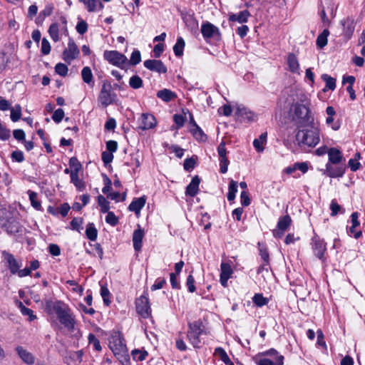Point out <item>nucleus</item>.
Wrapping results in <instances>:
<instances>
[{
    "label": "nucleus",
    "mask_w": 365,
    "mask_h": 365,
    "mask_svg": "<svg viewBox=\"0 0 365 365\" xmlns=\"http://www.w3.org/2000/svg\"><path fill=\"white\" fill-rule=\"evenodd\" d=\"M29 200L31 201V205L36 209V210H40L41 207V205L40 201L38 200V195L36 192L29 190L28 191Z\"/></svg>",
    "instance_id": "obj_44"
},
{
    "label": "nucleus",
    "mask_w": 365,
    "mask_h": 365,
    "mask_svg": "<svg viewBox=\"0 0 365 365\" xmlns=\"http://www.w3.org/2000/svg\"><path fill=\"white\" fill-rule=\"evenodd\" d=\"M312 247L314 255L322 260L325 261L324 252H326V243L318 236H314L312 239Z\"/></svg>",
    "instance_id": "obj_11"
},
{
    "label": "nucleus",
    "mask_w": 365,
    "mask_h": 365,
    "mask_svg": "<svg viewBox=\"0 0 365 365\" xmlns=\"http://www.w3.org/2000/svg\"><path fill=\"white\" fill-rule=\"evenodd\" d=\"M296 135V140L300 146L314 147L319 142V130L314 124L302 128Z\"/></svg>",
    "instance_id": "obj_4"
},
{
    "label": "nucleus",
    "mask_w": 365,
    "mask_h": 365,
    "mask_svg": "<svg viewBox=\"0 0 365 365\" xmlns=\"http://www.w3.org/2000/svg\"><path fill=\"white\" fill-rule=\"evenodd\" d=\"M190 131L195 138L196 140L199 141H205L207 139V135L204 133L203 130L197 125V123H194V128H190Z\"/></svg>",
    "instance_id": "obj_34"
},
{
    "label": "nucleus",
    "mask_w": 365,
    "mask_h": 365,
    "mask_svg": "<svg viewBox=\"0 0 365 365\" xmlns=\"http://www.w3.org/2000/svg\"><path fill=\"white\" fill-rule=\"evenodd\" d=\"M58 32H59V29H58V24L56 23L52 24L48 29V33H49L51 38L55 42L58 41L60 39Z\"/></svg>",
    "instance_id": "obj_45"
},
{
    "label": "nucleus",
    "mask_w": 365,
    "mask_h": 365,
    "mask_svg": "<svg viewBox=\"0 0 365 365\" xmlns=\"http://www.w3.org/2000/svg\"><path fill=\"white\" fill-rule=\"evenodd\" d=\"M138 128L142 130H145L154 128L157 124V121L152 114L143 113L138 118Z\"/></svg>",
    "instance_id": "obj_14"
},
{
    "label": "nucleus",
    "mask_w": 365,
    "mask_h": 365,
    "mask_svg": "<svg viewBox=\"0 0 365 365\" xmlns=\"http://www.w3.org/2000/svg\"><path fill=\"white\" fill-rule=\"evenodd\" d=\"M106 222L112 226H115L118 224V219L113 212L108 211L106 217Z\"/></svg>",
    "instance_id": "obj_54"
},
{
    "label": "nucleus",
    "mask_w": 365,
    "mask_h": 365,
    "mask_svg": "<svg viewBox=\"0 0 365 365\" xmlns=\"http://www.w3.org/2000/svg\"><path fill=\"white\" fill-rule=\"evenodd\" d=\"M53 310L57 315V318L61 324L68 331H73L75 328L76 319L68 307L61 301H57L53 304Z\"/></svg>",
    "instance_id": "obj_3"
},
{
    "label": "nucleus",
    "mask_w": 365,
    "mask_h": 365,
    "mask_svg": "<svg viewBox=\"0 0 365 365\" xmlns=\"http://www.w3.org/2000/svg\"><path fill=\"white\" fill-rule=\"evenodd\" d=\"M345 173V167L342 165H332L327 163L324 174L330 178H341Z\"/></svg>",
    "instance_id": "obj_16"
},
{
    "label": "nucleus",
    "mask_w": 365,
    "mask_h": 365,
    "mask_svg": "<svg viewBox=\"0 0 365 365\" xmlns=\"http://www.w3.org/2000/svg\"><path fill=\"white\" fill-rule=\"evenodd\" d=\"M331 215L336 216L339 212L343 213L344 211L337 203L336 200H332L330 204Z\"/></svg>",
    "instance_id": "obj_49"
},
{
    "label": "nucleus",
    "mask_w": 365,
    "mask_h": 365,
    "mask_svg": "<svg viewBox=\"0 0 365 365\" xmlns=\"http://www.w3.org/2000/svg\"><path fill=\"white\" fill-rule=\"evenodd\" d=\"M250 16V14L249 11L244 10L240 11L238 14H230L229 15V21L232 22L237 21L240 24L246 23Z\"/></svg>",
    "instance_id": "obj_28"
},
{
    "label": "nucleus",
    "mask_w": 365,
    "mask_h": 365,
    "mask_svg": "<svg viewBox=\"0 0 365 365\" xmlns=\"http://www.w3.org/2000/svg\"><path fill=\"white\" fill-rule=\"evenodd\" d=\"M81 2L85 4L88 11L90 12L101 10L103 8V5L100 0H84Z\"/></svg>",
    "instance_id": "obj_30"
},
{
    "label": "nucleus",
    "mask_w": 365,
    "mask_h": 365,
    "mask_svg": "<svg viewBox=\"0 0 365 365\" xmlns=\"http://www.w3.org/2000/svg\"><path fill=\"white\" fill-rule=\"evenodd\" d=\"M290 110L293 112L292 119L298 128H301L314 124V117L307 104L293 103Z\"/></svg>",
    "instance_id": "obj_2"
},
{
    "label": "nucleus",
    "mask_w": 365,
    "mask_h": 365,
    "mask_svg": "<svg viewBox=\"0 0 365 365\" xmlns=\"http://www.w3.org/2000/svg\"><path fill=\"white\" fill-rule=\"evenodd\" d=\"M200 182V178L197 175L193 177L186 187L185 194L190 197H195L198 192Z\"/></svg>",
    "instance_id": "obj_24"
},
{
    "label": "nucleus",
    "mask_w": 365,
    "mask_h": 365,
    "mask_svg": "<svg viewBox=\"0 0 365 365\" xmlns=\"http://www.w3.org/2000/svg\"><path fill=\"white\" fill-rule=\"evenodd\" d=\"M109 348L123 365L129 364L130 356L124 339L119 331H113L109 338Z\"/></svg>",
    "instance_id": "obj_1"
},
{
    "label": "nucleus",
    "mask_w": 365,
    "mask_h": 365,
    "mask_svg": "<svg viewBox=\"0 0 365 365\" xmlns=\"http://www.w3.org/2000/svg\"><path fill=\"white\" fill-rule=\"evenodd\" d=\"M76 31L80 34H84L88 30V25L85 21H80L76 25Z\"/></svg>",
    "instance_id": "obj_63"
},
{
    "label": "nucleus",
    "mask_w": 365,
    "mask_h": 365,
    "mask_svg": "<svg viewBox=\"0 0 365 365\" xmlns=\"http://www.w3.org/2000/svg\"><path fill=\"white\" fill-rule=\"evenodd\" d=\"M11 119L13 122L18 121L21 117V107L19 104L15 105L14 107L10 108Z\"/></svg>",
    "instance_id": "obj_39"
},
{
    "label": "nucleus",
    "mask_w": 365,
    "mask_h": 365,
    "mask_svg": "<svg viewBox=\"0 0 365 365\" xmlns=\"http://www.w3.org/2000/svg\"><path fill=\"white\" fill-rule=\"evenodd\" d=\"M144 66L151 71H155L159 73H165L167 72V67L160 60L149 59L143 63Z\"/></svg>",
    "instance_id": "obj_18"
},
{
    "label": "nucleus",
    "mask_w": 365,
    "mask_h": 365,
    "mask_svg": "<svg viewBox=\"0 0 365 365\" xmlns=\"http://www.w3.org/2000/svg\"><path fill=\"white\" fill-rule=\"evenodd\" d=\"M132 356L134 360L138 361H142L146 359L148 356V352L146 351L134 349L132 351Z\"/></svg>",
    "instance_id": "obj_47"
},
{
    "label": "nucleus",
    "mask_w": 365,
    "mask_h": 365,
    "mask_svg": "<svg viewBox=\"0 0 365 365\" xmlns=\"http://www.w3.org/2000/svg\"><path fill=\"white\" fill-rule=\"evenodd\" d=\"M214 355L222 360L226 365H234L225 349L222 347H217L215 349Z\"/></svg>",
    "instance_id": "obj_33"
},
{
    "label": "nucleus",
    "mask_w": 365,
    "mask_h": 365,
    "mask_svg": "<svg viewBox=\"0 0 365 365\" xmlns=\"http://www.w3.org/2000/svg\"><path fill=\"white\" fill-rule=\"evenodd\" d=\"M98 203L101 207L102 212L106 213L109 211L110 203L103 195H99L98 197Z\"/></svg>",
    "instance_id": "obj_46"
},
{
    "label": "nucleus",
    "mask_w": 365,
    "mask_h": 365,
    "mask_svg": "<svg viewBox=\"0 0 365 365\" xmlns=\"http://www.w3.org/2000/svg\"><path fill=\"white\" fill-rule=\"evenodd\" d=\"M186 285L190 292L192 293L195 291V279L192 274L187 277Z\"/></svg>",
    "instance_id": "obj_62"
},
{
    "label": "nucleus",
    "mask_w": 365,
    "mask_h": 365,
    "mask_svg": "<svg viewBox=\"0 0 365 365\" xmlns=\"http://www.w3.org/2000/svg\"><path fill=\"white\" fill-rule=\"evenodd\" d=\"M201 33L205 40L215 37L219 38L221 35L219 29L208 21L202 24Z\"/></svg>",
    "instance_id": "obj_13"
},
{
    "label": "nucleus",
    "mask_w": 365,
    "mask_h": 365,
    "mask_svg": "<svg viewBox=\"0 0 365 365\" xmlns=\"http://www.w3.org/2000/svg\"><path fill=\"white\" fill-rule=\"evenodd\" d=\"M136 311L143 318H148L150 317L151 313V309L149 304L148 298L142 295L135 301Z\"/></svg>",
    "instance_id": "obj_9"
},
{
    "label": "nucleus",
    "mask_w": 365,
    "mask_h": 365,
    "mask_svg": "<svg viewBox=\"0 0 365 365\" xmlns=\"http://www.w3.org/2000/svg\"><path fill=\"white\" fill-rule=\"evenodd\" d=\"M55 71L56 73L60 75L61 76H66L68 73V66L62 63H58L55 66Z\"/></svg>",
    "instance_id": "obj_50"
},
{
    "label": "nucleus",
    "mask_w": 365,
    "mask_h": 365,
    "mask_svg": "<svg viewBox=\"0 0 365 365\" xmlns=\"http://www.w3.org/2000/svg\"><path fill=\"white\" fill-rule=\"evenodd\" d=\"M99 106L105 108L109 105L116 103L118 101L117 95L112 91L110 83L103 82L101 91L98 96Z\"/></svg>",
    "instance_id": "obj_6"
},
{
    "label": "nucleus",
    "mask_w": 365,
    "mask_h": 365,
    "mask_svg": "<svg viewBox=\"0 0 365 365\" xmlns=\"http://www.w3.org/2000/svg\"><path fill=\"white\" fill-rule=\"evenodd\" d=\"M129 86L133 89H138L143 86L142 78L138 75H134L129 80Z\"/></svg>",
    "instance_id": "obj_43"
},
{
    "label": "nucleus",
    "mask_w": 365,
    "mask_h": 365,
    "mask_svg": "<svg viewBox=\"0 0 365 365\" xmlns=\"http://www.w3.org/2000/svg\"><path fill=\"white\" fill-rule=\"evenodd\" d=\"M88 342L92 344L93 348L96 351H101L102 349L99 340L93 334H89L88 336Z\"/></svg>",
    "instance_id": "obj_51"
},
{
    "label": "nucleus",
    "mask_w": 365,
    "mask_h": 365,
    "mask_svg": "<svg viewBox=\"0 0 365 365\" xmlns=\"http://www.w3.org/2000/svg\"><path fill=\"white\" fill-rule=\"evenodd\" d=\"M11 137V131L0 122V139L7 140Z\"/></svg>",
    "instance_id": "obj_53"
},
{
    "label": "nucleus",
    "mask_w": 365,
    "mask_h": 365,
    "mask_svg": "<svg viewBox=\"0 0 365 365\" xmlns=\"http://www.w3.org/2000/svg\"><path fill=\"white\" fill-rule=\"evenodd\" d=\"M237 192V182L231 180L229 183L227 200L232 201L235 200L236 192Z\"/></svg>",
    "instance_id": "obj_38"
},
{
    "label": "nucleus",
    "mask_w": 365,
    "mask_h": 365,
    "mask_svg": "<svg viewBox=\"0 0 365 365\" xmlns=\"http://www.w3.org/2000/svg\"><path fill=\"white\" fill-rule=\"evenodd\" d=\"M185 45V43L183 38L182 37H178L176 43L173 46V51L176 56L180 57L183 54Z\"/></svg>",
    "instance_id": "obj_37"
},
{
    "label": "nucleus",
    "mask_w": 365,
    "mask_h": 365,
    "mask_svg": "<svg viewBox=\"0 0 365 365\" xmlns=\"http://www.w3.org/2000/svg\"><path fill=\"white\" fill-rule=\"evenodd\" d=\"M51 51V45L48 41L43 38L41 41V53L43 55H48Z\"/></svg>",
    "instance_id": "obj_60"
},
{
    "label": "nucleus",
    "mask_w": 365,
    "mask_h": 365,
    "mask_svg": "<svg viewBox=\"0 0 365 365\" xmlns=\"http://www.w3.org/2000/svg\"><path fill=\"white\" fill-rule=\"evenodd\" d=\"M71 182L73 183L76 187L80 191H82L85 188L84 182L79 178L78 172H71Z\"/></svg>",
    "instance_id": "obj_35"
},
{
    "label": "nucleus",
    "mask_w": 365,
    "mask_h": 365,
    "mask_svg": "<svg viewBox=\"0 0 365 365\" xmlns=\"http://www.w3.org/2000/svg\"><path fill=\"white\" fill-rule=\"evenodd\" d=\"M86 235L88 239L95 241L98 236V230L93 223H88L86 230Z\"/></svg>",
    "instance_id": "obj_36"
},
{
    "label": "nucleus",
    "mask_w": 365,
    "mask_h": 365,
    "mask_svg": "<svg viewBox=\"0 0 365 365\" xmlns=\"http://www.w3.org/2000/svg\"><path fill=\"white\" fill-rule=\"evenodd\" d=\"M104 58L110 63L120 66L127 62V58L117 51H106L103 53Z\"/></svg>",
    "instance_id": "obj_10"
},
{
    "label": "nucleus",
    "mask_w": 365,
    "mask_h": 365,
    "mask_svg": "<svg viewBox=\"0 0 365 365\" xmlns=\"http://www.w3.org/2000/svg\"><path fill=\"white\" fill-rule=\"evenodd\" d=\"M252 301L257 307H262L268 303V299L261 294H255L252 298Z\"/></svg>",
    "instance_id": "obj_48"
},
{
    "label": "nucleus",
    "mask_w": 365,
    "mask_h": 365,
    "mask_svg": "<svg viewBox=\"0 0 365 365\" xmlns=\"http://www.w3.org/2000/svg\"><path fill=\"white\" fill-rule=\"evenodd\" d=\"M292 223V219L289 215H287L282 217H279L277 228L273 230V235L275 237L280 238L282 237L285 231L288 229Z\"/></svg>",
    "instance_id": "obj_12"
},
{
    "label": "nucleus",
    "mask_w": 365,
    "mask_h": 365,
    "mask_svg": "<svg viewBox=\"0 0 365 365\" xmlns=\"http://www.w3.org/2000/svg\"><path fill=\"white\" fill-rule=\"evenodd\" d=\"M141 61V56L139 51L136 50L133 51L130 58V63L131 65H137Z\"/></svg>",
    "instance_id": "obj_56"
},
{
    "label": "nucleus",
    "mask_w": 365,
    "mask_h": 365,
    "mask_svg": "<svg viewBox=\"0 0 365 365\" xmlns=\"http://www.w3.org/2000/svg\"><path fill=\"white\" fill-rule=\"evenodd\" d=\"M287 65L289 71L293 73L299 74V63L297 56L294 53H289L287 56Z\"/></svg>",
    "instance_id": "obj_26"
},
{
    "label": "nucleus",
    "mask_w": 365,
    "mask_h": 365,
    "mask_svg": "<svg viewBox=\"0 0 365 365\" xmlns=\"http://www.w3.org/2000/svg\"><path fill=\"white\" fill-rule=\"evenodd\" d=\"M322 78L326 82V87L324 89L325 91L327 89L334 91L336 88V80L335 78L329 76L327 74H323Z\"/></svg>",
    "instance_id": "obj_40"
},
{
    "label": "nucleus",
    "mask_w": 365,
    "mask_h": 365,
    "mask_svg": "<svg viewBox=\"0 0 365 365\" xmlns=\"http://www.w3.org/2000/svg\"><path fill=\"white\" fill-rule=\"evenodd\" d=\"M329 156V162L327 163H331L332 165H338L341 163L344 160L343 155L341 152L334 148H329L327 152Z\"/></svg>",
    "instance_id": "obj_22"
},
{
    "label": "nucleus",
    "mask_w": 365,
    "mask_h": 365,
    "mask_svg": "<svg viewBox=\"0 0 365 365\" xmlns=\"http://www.w3.org/2000/svg\"><path fill=\"white\" fill-rule=\"evenodd\" d=\"M173 120L176 124V129H179L184 125L185 123V118L182 115L180 114H175L173 115Z\"/></svg>",
    "instance_id": "obj_58"
},
{
    "label": "nucleus",
    "mask_w": 365,
    "mask_h": 365,
    "mask_svg": "<svg viewBox=\"0 0 365 365\" xmlns=\"http://www.w3.org/2000/svg\"><path fill=\"white\" fill-rule=\"evenodd\" d=\"M257 365H283L284 356L274 349L259 353L253 358Z\"/></svg>",
    "instance_id": "obj_5"
},
{
    "label": "nucleus",
    "mask_w": 365,
    "mask_h": 365,
    "mask_svg": "<svg viewBox=\"0 0 365 365\" xmlns=\"http://www.w3.org/2000/svg\"><path fill=\"white\" fill-rule=\"evenodd\" d=\"M19 356L20 358L27 364H34V356L29 352L27 350L24 349L22 346H17L16 349Z\"/></svg>",
    "instance_id": "obj_27"
},
{
    "label": "nucleus",
    "mask_w": 365,
    "mask_h": 365,
    "mask_svg": "<svg viewBox=\"0 0 365 365\" xmlns=\"http://www.w3.org/2000/svg\"><path fill=\"white\" fill-rule=\"evenodd\" d=\"M220 171L222 173H225L227 171V167L230 163L229 160L226 156L220 157Z\"/></svg>",
    "instance_id": "obj_59"
},
{
    "label": "nucleus",
    "mask_w": 365,
    "mask_h": 365,
    "mask_svg": "<svg viewBox=\"0 0 365 365\" xmlns=\"http://www.w3.org/2000/svg\"><path fill=\"white\" fill-rule=\"evenodd\" d=\"M144 235V230L141 229L140 226L138 225V229H136L133 234V243L135 251H140L141 250Z\"/></svg>",
    "instance_id": "obj_21"
},
{
    "label": "nucleus",
    "mask_w": 365,
    "mask_h": 365,
    "mask_svg": "<svg viewBox=\"0 0 365 365\" xmlns=\"http://www.w3.org/2000/svg\"><path fill=\"white\" fill-rule=\"evenodd\" d=\"M101 295L103 298L104 304L108 306L110 303V301L109 299L110 292H109L108 289L104 285H101Z\"/></svg>",
    "instance_id": "obj_52"
},
{
    "label": "nucleus",
    "mask_w": 365,
    "mask_h": 365,
    "mask_svg": "<svg viewBox=\"0 0 365 365\" xmlns=\"http://www.w3.org/2000/svg\"><path fill=\"white\" fill-rule=\"evenodd\" d=\"M18 306L23 315L29 316L30 322L36 319V315L34 314V312L31 309L26 307L21 302H18Z\"/></svg>",
    "instance_id": "obj_41"
},
{
    "label": "nucleus",
    "mask_w": 365,
    "mask_h": 365,
    "mask_svg": "<svg viewBox=\"0 0 365 365\" xmlns=\"http://www.w3.org/2000/svg\"><path fill=\"white\" fill-rule=\"evenodd\" d=\"M80 54L79 49L74 42V41L71 38L68 40V47L63 52V59L68 64L71 63L72 61L77 58Z\"/></svg>",
    "instance_id": "obj_8"
},
{
    "label": "nucleus",
    "mask_w": 365,
    "mask_h": 365,
    "mask_svg": "<svg viewBox=\"0 0 365 365\" xmlns=\"http://www.w3.org/2000/svg\"><path fill=\"white\" fill-rule=\"evenodd\" d=\"M267 133L265 132L262 133L258 138L254 140L253 146L255 147L257 152L262 153L264 151V145L267 143Z\"/></svg>",
    "instance_id": "obj_31"
},
{
    "label": "nucleus",
    "mask_w": 365,
    "mask_h": 365,
    "mask_svg": "<svg viewBox=\"0 0 365 365\" xmlns=\"http://www.w3.org/2000/svg\"><path fill=\"white\" fill-rule=\"evenodd\" d=\"M0 225L5 227L6 230L11 234H16L20 232L19 223L13 218L0 217Z\"/></svg>",
    "instance_id": "obj_17"
},
{
    "label": "nucleus",
    "mask_w": 365,
    "mask_h": 365,
    "mask_svg": "<svg viewBox=\"0 0 365 365\" xmlns=\"http://www.w3.org/2000/svg\"><path fill=\"white\" fill-rule=\"evenodd\" d=\"M203 333L202 323L200 321L189 323L187 337L195 348L201 347L202 342L200 337Z\"/></svg>",
    "instance_id": "obj_7"
},
{
    "label": "nucleus",
    "mask_w": 365,
    "mask_h": 365,
    "mask_svg": "<svg viewBox=\"0 0 365 365\" xmlns=\"http://www.w3.org/2000/svg\"><path fill=\"white\" fill-rule=\"evenodd\" d=\"M343 26L344 34L347 38H350L354 31L355 23L353 19L349 17L341 21Z\"/></svg>",
    "instance_id": "obj_23"
},
{
    "label": "nucleus",
    "mask_w": 365,
    "mask_h": 365,
    "mask_svg": "<svg viewBox=\"0 0 365 365\" xmlns=\"http://www.w3.org/2000/svg\"><path fill=\"white\" fill-rule=\"evenodd\" d=\"M329 34V30L324 29L322 33L318 36L317 38V44L319 48H324L327 44V37Z\"/></svg>",
    "instance_id": "obj_42"
},
{
    "label": "nucleus",
    "mask_w": 365,
    "mask_h": 365,
    "mask_svg": "<svg viewBox=\"0 0 365 365\" xmlns=\"http://www.w3.org/2000/svg\"><path fill=\"white\" fill-rule=\"evenodd\" d=\"M64 117V111L61 108L56 110L52 115V119L56 123H59Z\"/></svg>",
    "instance_id": "obj_57"
},
{
    "label": "nucleus",
    "mask_w": 365,
    "mask_h": 365,
    "mask_svg": "<svg viewBox=\"0 0 365 365\" xmlns=\"http://www.w3.org/2000/svg\"><path fill=\"white\" fill-rule=\"evenodd\" d=\"M81 77L84 83H87L88 86H93V76L90 67L86 66L83 68L81 71Z\"/></svg>",
    "instance_id": "obj_32"
},
{
    "label": "nucleus",
    "mask_w": 365,
    "mask_h": 365,
    "mask_svg": "<svg viewBox=\"0 0 365 365\" xmlns=\"http://www.w3.org/2000/svg\"><path fill=\"white\" fill-rule=\"evenodd\" d=\"M146 202L145 196L135 198L128 206V210L134 212L136 215H139L142 208L145 206Z\"/></svg>",
    "instance_id": "obj_25"
},
{
    "label": "nucleus",
    "mask_w": 365,
    "mask_h": 365,
    "mask_svg": "<svg viewBox=\"0 0 365 365\" xmlns=\"http://www.w3.org/2000/svg\"><path fill=\"white\" fill-rule=\"evenodd\" d=\"M11 156L13 160L18 163H21L24 160V153L21 150L13 151Z\"/></svg>",
    "instance_id": "obj_61"
},
{
    "label": "nucleus",
    "mask_w": 365,
    "mask_h": 365,
    "mask_svg": "<svg viewBox=\"0 0 365 365\" xmlns=\"http://www.w3.org/2000/svg\"><path fill=\"white\" fill-rule=\"evenodd\" d=\"M3 255L5 260L6 261L9 268L11 274H15L18 272L19 269L21 267L20 262H18L13 255L4 252Z\"/></svg>",
    "instance_id": "obj_19"
},
{
    "label": "nucleus",
    "mask_w": 365,
    "mask_h": 365,
    "mask_svg": "<svg viewBox=\"0 0 365 365\" xmlns=\"http://www.w3.org/2000/svg\"><path fill=\"white\" fill-rule=\"evenodd\" d=\"M221 273H220V283L226 287L227 285V280L231 277L232 274V269L231 266L227 264L222 262L220 265Z\"/></svg>",
    "instance_id": "obj_20"
},
{
    "label": "nucleus",
    "mask_w": 365,
    "mask_h": 365,
    "mask_svg": "<svg viewBox=\"0 0 365 365\" xmlns=\"http://www.w3.org/2000/svg\"><path fill=\"white\" fill-rule=\"evenodd\" d=\"M156 96L158 98L166 103H168L176 98V94L167 88L158 91Z\"/></svg>",
    "instance_id": "obj_29"
},
{
    "label": "nucleus",
    "mask_w": 365,
    "mask_h": 365,
    "mask_svg": "<svg viewBox=\"0 0 365 365\" xmlns=\"http://www.w3.org/2000/svg\"><path fill=\"white\" fill-rule=\"evenodd\" d=\"M235 115L237 118L244 122H253L257 120V115L255 113L243 106H237Z\"/></svg>",
    "instance_id": "obj_15"
},
{
    "label": "nucleus",
    "mask_w": 365,
    "mask_h": 365,
    "mask_svg": "<svg viewBox=\"0 0 365 365\" xmlns=\"http://www.w3.org/2000/svg\"><path fill=\"white\" fill-rule=\"evenodd\" d=\"M69 165L73 169L71 172H78L81 169V165L78 159L75 157L71 158L69 160Z\"/></svg>",
    "instance_id": "obj_55"
},
{
    "label": "nucleus",
    "mask_w": 365,
    "mask_h": 365,
    "mask_svg": "<svg viewBox=\"0 0 365 365\" xmlns=\"http://www.w3.org/2000/svg\"><path fill=\"white\" fill-rule=\"evenodd\" d=\"M82 224H83L82 218L75 217L72 220V221L71 222V226L73 230L80 231V230L82 229V227H81Z\"/></svg>",
    "instance_id": "obj_64"
}]
</instances>
